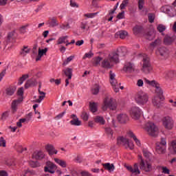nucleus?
<instances>
[{"instance_id":"44","label":"nucleus","mask_w":176,"mask_h":176,"mask_svg":"<svg viewBox=\"0 0 176 176\" xmlns=\"http://www.w3.org/2000/svg\"><path fill=\"white\" fill-rule=\"evenodd\" d=\"M157 30L162 34L166 31V25L163 24H159L157 27Z\"/></svg>"},{"instance_id":"5","label":"nucleus","mask_w":176,"mask_h":176,"mask_svg":"<svg viewBox=\"0 0 176 176\" xmlns=\"http://www.w3.org/2000/svg\"><path fill=\"white\" fill-rule=\"evenodd\" d=\"M146 130L151 137H156L159 134V129L153 122H148L146 125Z\"/></svg>"},{"instance_id":"49","label":"nucleus","mask_w":176,"mask_h":176,"mask_svg":"<svg viewBox=\"0 0 176 176\" xmlns=\"http://www.w3.org/2000/svg\"><path fill=\"white\" fill-rule=\"evenodd\" d=\"M98 14V12H94V13H87L85 14V17H87L88 19H93L96 17Z\"/></svg>"},{"instance_id":"61","label":"nucleus","mask_w":176,"mask_h":176,"mask_svg":"<svg viewBox=\"0 0 176 176\" xmlns=\"http://www.w3.org/2000/svg\"><path fill=\"white\" fill-rule=\"evenodd\" d=\"M32 118V113L31 112L27 114L25 118L27 122H30V120H31Z\"/></svg>"},{"instance_id":"55","label":"nucleus","mask_w":176,"mask_h":176,"mask_svg":"<svg viewBox=\"0 0 176 176\" xmlns=\"http://www.w3.org/2000/svg\"><path fill=\"white\" fill-rule=\"evenodd\" d=\"M81 118L84 122H87V120H89V114H87L86 112H83L82 113Z\"/></svg>"},{"instance_id":"31","label":"nucleus","mask_w":176,"mask_h":176,"mask_svg":"<svg viewBox=\"0 0 176 176\" xmlns=\"http://www.w3.org/2000/svg\"><path fill=\"white\" fill-rule=\"evenodd\" d=\"M105 134H107L108 138H113V131L111 127H106L104 129Z\"/></svg>"},{"instance_id":"32","label":"nucleus","mask_w":176,"mask_h":176,"mask_svg":"<svg viewBox=\"0 0 176 176\" xmlns=\"http://www.w3.org/2000/svg\"><path fill=\"white\" fill-rule=\"evenodd\" d=\"M67 42H68V36H60L57 41V45H63V43H65Z\"/></svg>"},{"instance_id":"15","label":"nucleus","mask_w":176,"mask_h":176,"mask_svg":"<svg viewBox=\"0 0 176 176\" xmlns=\"http://www.w3.org/2000/svg\"><path fill=\"white\" fill-rule=\"evenodd\" d=\"M45 149L50 156H53V155H57V153H58V151L56 150V148H54V146L52 144H47L45 146Z\"/></svg>"},{"instance_id":"48","label":"nucleus","mask_w":176,"mask_h":176,"mask_svg":"<svg viewBox=\"0 0 176 176\" xmlns=\"http://www.w3.org/2000/svg\"><path fill=\"white\" fill-rule=\"evenodd\" d=\"M157 145H160L161 146L166 147L167 142L166 141V138H161L160 142L156 143Z\"/></svg>"},{"instance_id":"52","label":"nucleus","mask_w":176,"mask_h":176,"mask_svg":"<svg viewBox=\"0 0 176 176\" xmlns=\"http://www.w3.org/2000/svg\"><path fill=\"white\" fill-rule=\"evenodd\" d=\"M30 164L33 168H36V167H39V162H38V161H30Z\"/></svg>"},{"instance_id":"51","label":"nucleus","mask_w":176,"mask_h":176,"mask_svg":"<svg viewBox=\"0 0 176 176\" xmlns=\"http://www.w3.org/2000/svg\"><path fill=\"white\" fill-rule=\"evenodd\" d=\"M148 17L149 23H155V14L152 13H148Z\"/></svg>"},{"instance_id":"45","label":"nucleus","mask_w":176,"mask_h":176,"mask_svg":"<svg viewBox=\"0 0 176 176\" xmlns=\"http://www.w3.org/2000/svg\"><path fill=\"white\" fill-rule=\"evenodd\" d=\"M133 31L134 34H141V32L142 31V27L136 25L133 28Z\"/></svg>"},{"instance_id":"8","label":"nucleus","mask_w":176,"mask_h":176,"mask_svg":"<svg viewBox=\"0 0 176 176\" xmlns=\"http://www.w3.org/2000/svg\"><path fill=\"white\" fill-rule=\"evenodd\" d=\"M129 113L132 118V119H134L135 120H138L141 117V115H142V111L140 107H131V109L129 111Z\"/></svg>"},{"instance_id":"36","label":"nucleus","mask_w":176,"mask_h":176,"mask_svg":"<svg viewBox=\"0 0 176 176\" xmlns=\"http://www.w3.org/2000/svg\"><path fill=\"white\" fill-rule=\"evenodd\" d=\"M127 32L126 30H120L116 33V35L120 36L121 39H124L127 35Z\"/></svg>"},{"instance_id":"26","label":"nucleus","mask_w":176,"mask_h":176,"mask_svg":"<svg viewBox=\"0 0 176 176\" xmlns=\"http://www.w3.org/2000/svg\"><path fill=\"white\" fill-rule=\"evenodd\" d=\"M47 24L49 25V27H52V28L57 27V25H58V23H57V19H56V17H52L50 21H47Z\"/></svg>"},{"instance_id":"23","label":"nucleus","mask_w":176,"mask_h":176,"mask_svg":"<svg viewBox=\"0 0 176 176\" xmlns=\"http://www.w3.org/2000/svg\"><path fill=\"white\" fill-rule=\"evenodd\" d=\"M128 134L131 138L133 139V140L135 141L138 146H141V142L140 141V140L137 138V136H135V135L134 134V133H133V131H129Z\"/></svg>"},{"instance_id":"18","label":"nucleus","mask_w":176,"mask_h":176,"mask_svg":"<svg viewBox=\"0 0 176 176\" xmlns=\"http://www.w3.org/2000/svg\"><path fill=\"white\" fill-rule=\"evenodd\" d=\"M116 74L113 73L111 70L109 72V80L111 86H116L118 80H116Z\"/></svg>"},{"instance_id":"30","label":"nucleus","mask_w":176,"mask_h":176,"mask_svg":"<svg viewBox=\"0 0 176 176\" xmlns=\"http://www.w3.org/2000/svg\"><path fill=\"white\" fill-rule=\"evenodd\" d=\"M63 72L67 76L68 79H72V69L67 67L66 69L63 70Z\"/></svg>"},{"instance_id":"19","label":"nucleus","mask_w":176,"mask_h":176,"mask_svg":"<svg viewBox=\"0 0 176 176\" xmlns=\"http://www.w3.org/2000/svg\"><path fill=\"white\" fill-rule=\"evenodd\" d=\"M47 47H45V49L41 50V48L38 49V56L36 58V61H41L42 56H45L46 53H47Z\"/></svg>"},{"instance_id":"39","label":"nucleus","mask_w":176,"mask_h":176,"mask_svg":"<svg viewBox=\"0 0 176 176\" xmlns=\"http://www.w3.org/2000/svg\"><path fill=\"white\" fill-rule=\"evenodd\" d=\"M166 76L165 78L166 79H170L171 78H174L175 76V71H169V72H166Z\"/></svg>"},{"instance_id":"59","label":"nucleus","mask_w":176,"mask_h":176,"mask_svg":"<svg viewBox=\"0 0 176 176\" xmlns=\"http://www.w3.org/2000/svg\"><path fill=\"white\" fill-rule=\"evenodd\" d=\"M75 58L74 56H69L67 60L63 63V64L67 65L68 64V63H71V61H72V60H74V58Z\"/></svg>"},{"instance_id":"34","label":"nucleus","mask_w":176,"mask_h":176,"mask_svg":"<svg viewBox=\"0 0 176 176\" xmlns=\"http://www.w3.org/2000/svg\"><path fill=\"white\" fill-rule=\"evenodd\" d=\"M28 53H30V49H28V46H25V45L23 46V47L21 50L19 52L21 56H23V57L27 56Z\"/></svg>"},{"instance_id":"53","label":"nucleus","mask_w":176,"mask_h":176,"mask_svg":"<svg viewBox=\"0 0 176 176\" xmlns=\"http://www.w3.org/2000/svg\"><path fill=\"white\" fill-rule=\"evenodd\" d=\"M81 30H89V25H87V22H82L80 25Z\"/></svg>"},{"instance_id":"37","label":"nucleus","mask_w":176,"mask_h":176,"mask_svg":"<svg viewBox=\"0 0 176 176\" xmlns=\"http://www.w3.org/2000/svg\"><path fill=\"white\" fill-rule=\"evenodd\" d=\"M91 93L94 96H97L98 93H100V85L98 84H96L94 87L91 89Z\"/></svg>"},{"instance_id":"63","label":"nucleus","mask_w":176,"mask_h":176,"mask_svg":"<svg viewBox=\"0 0 176 176\" xmlns=\"http://www.w3.org/2000/svg\"><path fill=\"white\" fill-rule=\"evenodd\" d=\"M0 176H9V175L8 174V172H6V170H0Z\"/></svg>"},{"instance_id":"46","label":"nucleus","mask_w":176,"mask_h":176,"mask_svg":"<svg viewBox=\"0 0 176 176\" xmlns=\"http://www.w3.org/2000/svg\"><path fill=\"white\" fill-rule=\"evenodd\" d=\"M138 3V9H139V10H142V9H144V5H145V1H144V0H139Z\"/></svg>"},{"instance_id":"42","label":"nucleus","mask_w":176,"mask_h":176,"mask_svg":"<svg viewBox=\"0 0 176 176\" xmlns=\"http://www.w3.org/2000/svg\"><path fill=\"white\" fill-rule=\"evenodd\" d=\"M70 124L72 126H80L82 124V122L79 120L78 118L76 119H73L70 121Z\"/></svg>"},{"instance_id":"40","label":"nucleus","mask_w":176,"mask_h":176,"mask_svg":"<svg viewBox=\"0 0 176 176\" xmlns=\"http://www.w3.org/2000/svg\"><path fill=\"white\" fill-rule=\"evenodd\" d=\"M89 108L91 112H93V113H96L97 111V103L96 102H90L89 103Z\"/></svg>"},{"instance_id":"57","label":"nucleus","mask_w":176,"mask_h":176,"mask_svg":"<svg viewBox=\"0 0 176 176\" xmlns=\"http://www.w3.org/2000/svg\"><path fill=\"white\" fill-rule=\"evenodd\" d=\"M143 155L146 159H149V157L151 156V153L148 151L146 149H143Z\"/></svg>"},{"instance_id":"6","label":"nucleus","mask_w":176,"mask_h":176,"mask_svg":"<svg viewBox=\"0 0 176 176\" xmlns=\"http://www.w3.org/2000/svg\"><path fill=\"white\" fill-rule=\"evenodd\" d=\"M145 82L150 86L155 87V93L157 94L159 97H162V96H163V90L162 89V88H160V84H159L157 81L155 80L151 81L148 79H146Z\"/></svg>"},{"instance_id":"38","label":"nucleus","mask_w":176,"mask_h":176,"mask_svg":"<svg viewBox=\"0 0 176 176\" xmlns=\"http://www.w3.org/2000/svg\"><path fill=\"white\" fill-rule=\"evenodd\" d=\"M10 113V112L9 111H6L3 113H2L0 120H1L2 122H5V120H6L8 118H9Z\"/></svg>"},{"instance_id":"58","label":"nucleus","mask_w":176,"mask_h":176,"mask_svg":"<svg viewBox=\"0 0 176 176\" xmlns=\"http://www.w3.org/2000/svg\"><path fill=\"white\" fill-rule=\"evenodd\" d=\"M17 94L21 97H23V96H24V88L23 87L19 88L17 91Z\"/></svg>"},{"instance_id":"64","label":"nucleus","mask_w":176,"mask_h":176,"mask_svg":"<svg viewBox=\"0 0 176 176\" xmlns=\"http://www.w3.org/2000/svg\"><path fill=\"white\" fill-rule=\"evenodd\" d=\"M81 176H91V174L89 173V172L86 170H83L81 172Z\"/></svg>"},{"instance_id":"14","label":"nucleus","mask_w":176,"mask_h":176,"mask_svg":"<svg viewBox=\"0 0 176 176\" xmlns=\"http://www.w3.org/2000/svg\"><path fill=\"white\" fill-rule=\"evenodd\" d=\"M101 67L105 69H111L113 67V64L111 63V60L108 58H106L102 61Z\"/></svg>"},{"instance_id":"4","label":"nucleus","mask_w":176,"mask_h":176,"mask_svg":"<svg viewBox=\"0 0 176 176\" xmlns=\"http://www.w3.org/2000/svg\"><path fill=\"white\" fill-rule=\"evenodd\" d=\"M138 160H139V167L140 170H142V171H144L145 173H151L152 170H153V168H152V164L144 161V159H142V156L138 155Z\"/></svg>"},{"instance_id":"9","label":"nucleus","mask_w":176,"mask_h":176,"mask_svg":"<svg viewBox=\"0 0 176 176\" xmlns=\"http://www.w3.org/2000/svg\"><path fill=\"white\" fill-rule=\"evenodd\" d=\"M57 170V166L54 163L47 161L45 163V166L44 167L45 173H50V174H54Z\"/></svg>"},{"instance_id":"1","label":"nucleus","mask_w":176,"mask_h":176,"mask_svg":"<svg viewBox=\"0 0 176 176\" xmlns=\"http://www.w3.org/2000/svg\"><path fill=\"white\" fill-rule=\"evenodd\" d=\"M122 54V56L126 54V47H122L117 49V52H111L109 54L107 58L111 61V63H116L118 64L119 63V54Z\"/></svg>"},{"instance_id":"47","label":"nucleus","mask_w":176,"mask_h":176,"mask_svg":"<svg viewBox=\"0 0 176 176\" xmlns=\"http://www.w3.org/2000/svg\"><path fill=\"white\" fill-rule=\"evenodd\" d=\"M0 146L3 148H6V140H5L4 137L0 138Z\"/></svg>"},{"instance_id":"50","label":"nucleus","mask_w":176,"mask_h":176,"mask_svg":"<svg viewBox=\"0 0 176 176\" xmlns=\"http://www.w3.org/2000/svg\"><path fill=\"white\" fill-rule=\"evenodd\" d=\"M126 148H129L131 151H133V149H134V143L132 141L128 140Z\"/></svg>"},{"instance_id":"10","label":"nucleus","mask_w":176,"mask_h":176,"mask_svg":"<svg viewBox=\"0 0 176 176\" xmlns=\"http://www.w3.org/2000/svg\"><path fill=\"white\" fill-rule=\"evenodd\" d=\"M163 125L165 129H168V130H171L174 126V121L173 118L170 116H166L163 120Z\"/></svg>"},{"instance_id":"56","label":"nucleus","mask_w":176,"mask_h":176,"mask_svg":"<svg viewBox=\"0 0 176 176\" xmlns=\"http://www.w3.org/2000/svg\"><path fill=\"white\" fill-rule=\"evenodd\" d=\"M60 28H61V30H69V28H71V26H69V23H67L66 25L64 23H62L60 25Z\"/></svg>"},{"instance_id":"11","label":"nucleus","mask_w":176,"mask_h":176,"mask_svg":"<svg viewBox=\"0 0 176 176\" xmlns=\"http://www.w3.org/2000/svg\"><path fill=\"white\" fill-rule=\"evenodd\" d=\"M176 36L175 34H166L164 38V43L167 46L173 45L175 41Z\"/></svg>"},{"instance_id":"29","label":"nucleus","mask_w":176,"mask_h":176,"mask_svg":"<svg viewBox=\"0 0 176 176\" xmlns=\"http://www.w3.org/2000/svg\"><path fill=\"white\" fill-rule=\"evenodd\" d=\"M160 99H162V98L160 96L155 97L153 99V104L154 107H156L157 108L160 107V104H162V102H160Z\"/></svg>"},{"instance_id":"25","label":"nucleus","mask_w":176,"mask_h":176,"mask_svg":"<svg viewBox=\"0 0 176 176\" xmlns=\"http://www.w3.org/2000/svg\"><path fill=\"white\" fill-rule=\"evenodd\" d=\"M54 162H56L58 166L62 167V168H66L67 167V162L64 161V160H60L58 158H54Z\"/></svg>"},{"instance_id":"33","label":"nucleus","mask_w":176,"mask_h":176,"mask_svg":"<svg viewBox=\"0 0 176 176\" xmlns=\"http://www.w3.org/2000/svg\"><path fill=\"white\" fill-rule=\"evenodd\" d=\"M30 78V76L28 74H23L18 80L17 85L18 86H21L23 83H24V81L26 79H28Z\"/></svg>"},{"instance_id":"62","label":"nucleus","mask_w":176,"mask_h":176,"mask_svg":"<svg viewBox=\"0 0 176 176\" xmlns=\"http://www.w3.org/2000/svg\"><path fill=\"white\" fill-rule=\"evenodd\" d=\"M162 173L164 174H170V169L167 168V167H162Z\"/></svg>"},{"instance_id":"2","label":"nucleus","mask_w":176,"mask_h":176,"mask_svg":"<svg viewBox=\"0 0 176 176\" xmlns=\"http://www.w3.org/2000/svg\"><path fill=\"white\" fill-rule=\"evenodd\" d=\"M135 100L138 105H145L149 101V96L146 93L140 91L135 95Z\"/></svg>"},{"instance_id":"60","label":"nucleus","mask_w":176,"mask_h":176,"mask_svg":"<svg viewBox=\"0 0 176 176\" xmlns=\"http://www.w3.org/2000/svg\"><path fill=\"white\" fill-rule=\"evenodd\" d=\"M124 11H122L118 13V14L117 15V19H118V20H122V19H124Z\"/></svg>"},{"instance_id":"24","label":"nucleus","mask_w":176,"mask_h":176,"mask_svg":"<svg viewBox=\"0 0 176 176\" xmlns=\"http://www.w3.org/2000/svg\"><path fill=\"white\" fill-rule=\"evenodd\" d=\"M33 156L36 160H41L45 157V154L41 151H35L33 153Z\"/></svg>"},{"instance_id":"41","label":"nucleus","mask_w":176,"mask_h":176,"mask_svg":"<svg viewBox=\"0 0 176 176\" xmlns=\"http://www.w3.org/2000/svg\"><path fill=\"white\" fill-rule=\"evenodd\" d=\"M171 153H175L176 154V141L173 140L171 142V145L169 148Z\"/></svg>"},{"instance_id":"7","label":"nucleus","mask_w":176,"mask_h":176,"mask_svg":"<svg viewBox=\"0 0 176 176\" xmlns=\"http://www.w3.org/2000/svg\"><path fill=\"white\" fill-rule=\"evenodd\" d=\"M143 64L142 67V71L144 74H149L152 71V65H151V61L148 56H145L142 60Z\"/></svg>"},{"instance_id":"12","label":"nucleus","mask_w":176,"mask_h":176,"mask_svg":"<svg viewBox=\"0 0 176 176\" xmlns=\"http://www.w3.org/2000/svg\"><path fill=\"white\" fill-rule=\"evenodd\" d=\"M126 168L128 170V171H130V173H132V174H136V175L141 174V171L138 168V164L137 163L134 164L133 168L131 166H126Z\"/></svg>"},{"instance_id":"28","label":"nucleus","mask_w":176,"mask_h":176,"mask_svg":"<svg viewBox=\"0 0 176 176\" xmlns=\"http://www.w3.org/2000/svg\"><path fill=\"white\" fill-rule=\"evenodd\" d=\"M16 91V88L14 87H9L6 88V94L7 96H13L14 94V92Z\"/></svg>"},{"instance_id":"22","label":"nucleus","mask_w":176,"mask_h":176,"mask_svg":"<svg viewBox=\"0 0 176 176\" xmlns=\"http://www.w3.org/2000/svg\"><path fill=\"white\" fill-rule=\"evenodd\" d=\"M166 146H160V144H156L155 151L159 155H162L163 153H166Z\"/></svg>"},{"instance_id":"21","label":"nucleus","mask_w":176,"mask_h":176,"mask_svg":"<svg viewBox=\"0 0 176 176\" xmlns=\"http://www.w3.org/2000/svg\"><path fill=\"white\" fill-rule=\"evenodd\" d=\"M127 142H129V139L123 138V136H120L117 138L118 145H123L124 146H126Z\"/></svg>"},{"instance_id":"3","label":"nucleus","mask_w":176,"mask_h":176,"mask_svg":"<svg viewBox=\"0 0 176 176\" xmlns=\"http://www.w3.org/2000/svg\"><path fill=\"white\" fill-rule=\"evenodd\" d=\"M103 104L104 105V107H102L103 109H107V108H109L112 111H115V109H116V100L110 96H107L104 98Z\"/></svg>"},{"instance_id":"17","label":"nucleus","mask_w":176,"mask_h":176,"mask_svg":"<svg viewBox=\"0 0 176 176\" xmlns=\"http://www.w3.org/2000/svg\"><path fill=\"white\" fill-rule=\"evenodd\" d=\"M117 120L119 123H126L129 122V116L126 113H120L117 116Z\"/></svg>"},{"instance_id":"16","label":"nucleus","mask_w":176,"mask_h":176,"mask_svg":"<svg viewBox=\"0 0 176 176\" xmlns=\"http://www.w3.org/2000/svg\"><path fill=\"white\" fill-rule=\"evenodd\" d=\"M124 71L125 72H128L129 74L134 72V64L130 62H126L124 66Z\"/></svg>"},{"instance_id":"13","label":"nucleus","mask_w":176,"mask_h":176,"mask_svg":"<svg viewBox=\"0 0 176 176\" xmlns=\"http://www.w3.org/2000/svg\"><path fill=\"white\" fill-rule=\"evenodd\" d=\"M168 50L165 47H161L158 50V54L163 59L168 58Z\"/></svg>"},{"instance_id":"20","label":"nucleus","mask_w":176,"mask_h":176,"mask_svg":"<svg viewBox=\"0 0 176 176\" xmlns=\"http://www.w3.org/2000/svg\"><path fill=\"white\" fill-rule=\"evenodd\" d=\"M102 166L104 170H107V171H109V173H113V171L115 170V165H113V164H111L108 162V163L102 164Z\"/></svg>"},{"instance_id":"27","label":"nucleus","mask_w":176,"mask_h":176,"mask_svg":"<svg viewBox=\"0 0 176 176\" xmlns=\"http://www.w3.org/2000/svg\"><path fill=\"white\" fill-rule=\"evenodd\" d=\"M21 101H23V99L15 100L12 102L11 108L12 111H14V112L17 111V106L19 105V104H20V102H21Z\"/></svg>"},{"instance_id":"54","label":"nucleus","mask_w":176,"mask_h":176,"mask_svg":"<svg viewBox=\"0 0 176 176\" xmlns=\"http://www.w3.org/2000/svg\"><path fill=\"white\" fill-rule=\"evenodd\" d=\"M93 56H94V54H93V52H89L88 53H86L84 56L82 57L83 60H85V58H91V57H93Z\"/></svg>"},{"instance_id":"35","label":"nucleus","mask_w":176,"mask_h":176,"mask_svg":"<svg viewBox=\"0 0 176 176\" xmlns=\"http://www.w3.org/2000/svg\"><path fill=\"white\" fill-rule=\"evenodd\" d=\"M95 123H99V124H105V120H104V118L102 116H96L94 118Z\"/></svg>"},{"instance_id":"43","label":"nucleus","mask_w":176,"mask_h":176,"mask_svg":"<svg viewBox=\"0 0 176 176\" xmlns=\"http://www.w3.org/2000/svg\"><path fill=\"white\" fill-rule=\"evenodd\" d=\"M127 5H129V0H123L120 6V10L126 9Z\"/></svg>"}]
</instances>
